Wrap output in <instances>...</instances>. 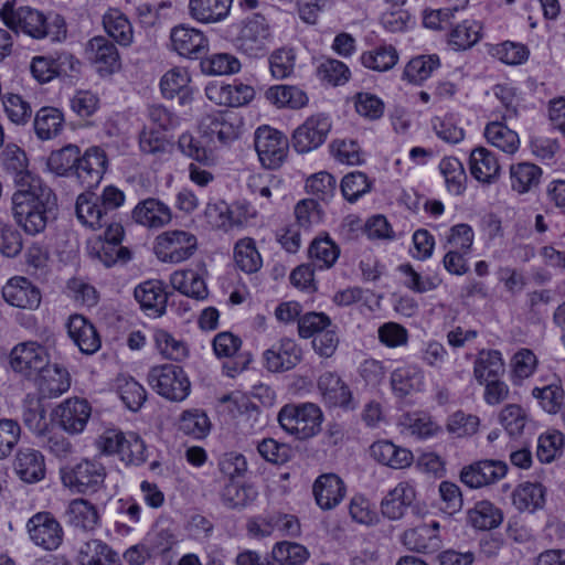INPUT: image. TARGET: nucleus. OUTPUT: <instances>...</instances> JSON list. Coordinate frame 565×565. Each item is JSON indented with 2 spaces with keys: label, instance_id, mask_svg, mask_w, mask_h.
<instances>
[{
  "label": "nucleus",
  "instance_id": "obj_56",
  "mask_svg": "<svg viewBox=\"0 0 565 565\" xmlns=\"http://www.w3.org/2000/svg\"><path fill=\"white\" fill-rule=\"evenodd\" d=\"M542 169L530 162H519L510 167V182L513 191L527 193L540 183Z\"/></svg>",
  "mask_w": 565,
  "mask_h": 565
},
{
  "label": "nucleus",
  "instance_id": "obj_1",
  "mask_svg": "<svg viewBox=\"0 0 565 565\" xmlns=\"http://www.w3.org/2000/svg\"><path fill=\"white\" fill-rule=\"evenodd\" d=\"M18 189L12 195V213L17 224L29 235L42 233L49 213L56 205V196L50 186L32 173H21Z\"/></svg>",
  "mask_w": 565,
  "mask_h": 565
},
{
  "label": "nucleus",
  "instance_id": "obj_61",
  "mask_svg": "<svg viewBox=\"0 0 565 565\" xmlns=\"http://www.w3.org/2000/svg\"><path fill=\"white\" fill-rule=\"evenodd\" d=\"M78 154L79 148L75 145L52 151L46 161L47 169L58 177H73Z\"/></svg>",
  "mask_w": 565,
  "mask_h": 565
},
{
  "label": "nucleus",
  "instance_id": "obj_39",
  "mask_svg": "<svg viewBox=\"0 0 565 565\" xmlns=\"http://www.w3.org/2000/svg\"><path fill=\"white\" fill-rule=\"evenodd\" d=\"M472 372L478 384L502 377L505 372L502 352L497 349L480 350L473 361Z\"/></svg>",
  "mask_w": 565,
  "mask_h": 565
},
{
  "label": "nucleus",
  "instance_id": "obj_9",
  "mask_svg": "<svg viewBox=\"0 0 565 565\" xmlns=\"http://www.w3.org/2000/svg\"><path fill=\"white\" fill-rule=\"evenodd\" d=\"M254 146L262 166L266 169L279 168L288 157L287 136L268 125L259 126L255 130Z\"/></svg>",
  "mask_w": 565,
  "mask_h": 565
},
{
  "label": "nucleus",
  "instance_id": "obj_15",
  "mask_svg": "<svg viewBox=\"0 0 565 565\" xmlns=\"http://www.w3.org/2000/svg\"><path fill=\"white\" fill-rule=\"evenodd\" d=\"M390 387L394 397L405 399L426 390L425 372L416 363L404 362L390 374Z\"/></svg>",
  "mask_w": 565,
  "mask_h": 565
},
{
  "label": "nucleus",
  "instance_id": "obj_46",
  "mask_svg": "<svg viewBox=\"0 0 565 565\" xmlns=\"http://www.w3.org/2000/svg\"><path fill=\"white\" fill-rule=\"evenodd\" d=\"M482 39V25L473 19H466L454 25L447 34V43L454 51H467Z\"/></svg>",
  "mask_w": 565,
  "mask_h": 565
},
{
  "label": "nucleus",
  "instance_id": "obj_25",
  "mask_svg": "<svg viewBox=\"0 0 565 565\" xmlns=\"http://www.w3.org/2000/svg\"><path fill=\"white\" fill-rule=\"evenodd\" d=\"M417 491L414 480L399 481L381 502L382 514L390 520H401L416 501Z\"/></svg>",
  "mask_w": 565,
  "mask_h": 565
},
{
  "label": "nucleus",
  "instance_id": "obj_26",
  "mask_svg": "<svg viewBox=\"0 0 565 565\" xmlns=\"http://www.w3.org/2000/svg\"><path fill=\"white\" fill-rule=\"evenodd\" d=\"M312 494L317 505L323 511H329L343 501L347 486L338 475L322 473L313 482Z\"/></svg>",
  "mask_w": 565,
  "mask_h": 565
},
{
  "label": "nucleus",
  "instance_id": "obj_7",
  "mask_svg": "<svg viewBox=\"0 0 565 565\" xmlns=\"http://www.w3.org/2000/svg\"><path fill=\"white\" fill-rule=\"evenodd\" d=\"M273 39V31L266 18L254 13L241 22L235 45L243 54L258 58L267 53Z\"/></svg>",
  "mask_w": 565,
  "mask_h": 565
},
{
  "label": "nucleus",
  "instance_id": "obj_2",
  "mask_svg": "<svg viewBox=\"0 0 565 565\" xmlns=\"http://www.w3.org/2000/svg\"><path fill=\"white\" fill-rule=\"evenodd\" d=\"M0 18L12 31L21 32L34 40L50 38L52 42H62L67 36L66 22L61 14L46 17L31 7H17L14 1H7L2 6Z\"/></svg>",
  "mask_w": 565,
  "mask_h": 565
},
{
  "label": "nucleus",
  "instance_id": "obj_51",
  "mask_svg": "<svg viewBox=\"0 0 565 565\" xmlns=\"http://www.w3.org/2000/svg\"><path fill=\"white\" fill-rule=\"evenodd\" d=\"M103 25L106 33L119 45L129 46L132 44V25L119 9L109 8L103 15Z\"/></svg>",
  "mask_w": 565,
  "mask_h": 565
},
{
  "label": "nucleus",
  "instance_id": "obj_5",
  "mask_svg": "<svg viewBox=\"0 0 565 565\" xmlns=\"http://www.w3.org/2000/svg\"><path fill=\"white\" fill-rule=\"evenodd\" d=\"M61 481L73 493L93 494L103 487L107 476L106 468L97 458H85L61 469Z\"/></svg>",
  "mask_w": 565,
  "mask_h": 565
},
{
  "label": "nucleus",
  "instance_id": "obj_11",
  "mask_svg": "<svg viewBox=\"0 0 565 565\" xmlns=\"http://www.w3.org/2000/svg\"><path fill=\"white\" fill-rule=\"evenodd\" d=\"M86 61L102 76H110L121 70V58L116 45L103 35L87 41L84 49Z\"/></svg>",
  "mask_w": 565,
  "mask_h": 565
},
{
  "label": "nucleus",
  "instance_id": "obj_18",
  "mask_svg": "<svg viewBox=\"0 0 565 565\" xmlns=\"http://www.w3.org/2000/svg\"><path fill=\"white\" fill-rule=\"evenodd\" d=\"M264 367L273 373L294 369L302 360V349L291 338H282L263 353Z\"/></svg>",
  "mask_w": 565,
  "mask_h": 565
},
{
  "label": "nucleus",
  "instance_id": "obj_59",
  "mask_svg": "<svg viewBox=\"0 0 565 565\" xmlns=\"http://www.w3.org/2000/svg\"><path fill=\"white\" fill-rule=\"evenodd\" d=\"M469 523L478 530L498 527L503 521L502 511L492 502L482 500L477 502L468 512Z\"/></svg>",
  "mask_w": 565,
  "mask_h": 565
},
{
  "label": "nucleus",
  "instance_id": "obj_43",
  "mask_svg": "<svg viewBox=\"0 0 565 565\" xmlns=\"http://www.w3.org/2000/svg\"><path fill=\"white\" fill-rule=\"evenodd\" d=\"M318 388L329 406L347 407L351 401V391L342 379L333 372H324L318 380Z\"/></svg>",
  "mask_w": 565,
  "mask_h": 565
},
{
  "label": "nucleus",
  "instance_id": "obj_33",
  "mask_svg": "<svg viewBox=\"0 0 565 565\" xmlns=\"http://www.w3.org/2000/svg\"><path fill=\"white\" fill-rule=\"evenodd\" d=\"M70 338L84 354H94L102 347L100 337L94 324L82 315H73L67 322Z\"/></svg>",
  "mask_w": 565,
  "mask_h": 565
},
{
  "label": "nucleus",
  "instance_id": "obj_29",
  "mask_svg": "<svg viewBox=\"0 0 565 565\" xmlns=\"http://www.w3.org/2000/svg\"><path fill=\"white\" fill-rule=\"evenodd\" d=\"M135 299L149 317H161L166 312L168 294L161 280L150 279L140 282L134 291Z\"/></svg>",
  "mask_w": 565,
  "mask_h": 565
},
{
  "label": "nucleus",
  "instance_id": "obj_27",
  "mask_svg": "<svg viewBox=\"0 0 565 565\" xmlns=\"http://www.w3.org/2000/svg\"><path fill=\"white\" fill-rule=\"evenodd\" d=\"M160 93L166 99L178 97L180 105H188L193 99V87L188 68L174 66L167 71L159 82Z\"/></svg>",
  "mask_w": 565,
  "mask_h": 565
},
{
  "label": "nucleus",
  "instance_id": "obj_36",
  "mask_svg": "<svg viewBox=\"0 0 565 565\" xmlns=\"http://www.w3.org/2000/svg\"><path fill=\"white\" fill-rule=\"evenodd\" d=\"M13 466L15 473L24 482H39L45 477L44 457L34 448H20L15 455Z\"/></svg>",
  "mask_w": 565,
  "mask_h": 565
},
{
  "label": "nucleus",
  "instance_id": "obj_35",
  "mask_svg": "<svg viewBox=\"0 0 565 565\" xmlns=\"http://www.w3.org/2000/svg\"><path fill=\"white\" fill-rule=\"evenodd\" d=\"M469 171L472 178L483 184L495 182L501 167L494 152L486 147L475 148L469 156Z\"/></svg>",
  "mask_w": 565,
  "mask_h": 565
},
{
  "label": "nucleus",
  "instance_id": "obj_58",
  "mask_svg": "<svg viewBox=\"0 0 565 565\" xmlns=\"http://www.w3.org/2000/svg\"><path fill=\"white\" fill-rule=\"evenodd\" d=\"M339 255V246L328 235L316 237L309 247V257L312 265L321 270L331 268Z\"/></svg>",
  "mask_w": 565,
  "mask_h": 565
},
{
  "label": "nucleus",
  "instance_id": "obj_24",
  "mask_svg": "<svg viewBox=\"0 0 565 565\" xmlns=\"http://www.w3.org/2000/svg\"><path fill=\"white\" fill-rule=\"evenodd\" d=\"M2 297L9 305L28 310L38 309L42 301L39 287L22 276H14L6 282Z\"/></svg>",
  "mask_w": 565,
  "mask_h": 565
},
{
  "label": "nucleus",
  "instance_id": "obj_62",
  "mask_svg": "<svg viewBox=\"0 0 565 565\" xmlns=\"http://www.w3.org/2000/svg\"><path fill=\"white\" fill-rule=\"evenodd\" d=\"M116 388L120 399L130 411H138L147 398L145 387L132 376L120 374L116 379Z\"/></svg>",
  "mask_w": 565,
  "mask_h": 565
},
{
  "label": "nucleus",
  "instance_id": "obj_57",
  "mask_svg": "<svg viewBox=\"0 0 565 565\" xmlns=\"http://www.w3.org/2000/svg\"><path fill=\"white\" fill-rule=\"evenodd\" d=\"M64 126L63 113L54 107L41 108L34 118V130L41 140L55 138Z\"/></svg>",
  "mask_w": 565,
  "mask_h": 565
},
{
  "label": "nucleus",
  "instance_id": "obj_17",
  "mask_svg": "<svg viewBox=\"0 0 565 565\" xmlns=\"http://www.w3.org/2000/svg\"><path fill=\"white\" fill-rule=\"evenodd\" d=\"M199 129L202 137L212 143L228 145L239 136V126L235 122V116L227 111H214L204 116Z\"/></svg>",
  "mask_w": 565,
  "mask_h": 565
},
{
  "label": "nucleus",
  "instance_id": "obj_44",
  "mask_svg": "<svg viewBox=\"0 0 565 565\" xmlns=\"http://www.w3.org/2000/svg\"><path fill=\"white\" fill-rule=\"evenodd\" d=\"M363 67L384 73L392 70L399 60L396 47L388 43H380L366 51H363L359 57Z\"/></svg>",
  "mask_w": 565,
  "mask_h": 565
},
{
  "label": "nucleus",
  "instance_id": "obj_21",
  "mask_svg": "<svg viewBox=\"0 0 565 565\" xmlns=\"http://www.w3.org/2000/svg\"><path fill=\"white\" fill-rule=\"evenodd\" d=\"M132 221L148 230H160L172 222V209L157 198L139 201L131 210Z\"/></svg>",
  "mask_w": 565,
  "mask_h": 565
},
{
  "label": "nucleus",
  "instance_id": "obj_42",
  "mask_svg": "<svg viewBox=\"0 0 565 565\" xmlns=\"http://www.w3.org/2000/svg\"><path fill=\"white\" fill-rule=\"evenodd\" d=\"M397 271L401 275L403 286L415 294L434 291L443 284V279L437 271L420 273L409 263L401 264Z\"/></svg>",
  "mask_w": 565,
  "mask_h": 565
},
{
  "label": "nucleus",
  "instance_id": "obj_28",
  "mask_svg": "<svg viewBox=\"0 0 565 565\" xmlns=\"http://www.w3.org/2000/svg\"><path fill=\"white\" fill-rule=\"evenodd\" d=\"M41 398H56L71 387V375L66 367L47 363L34 377Z\"/></svg>",
  "mask_w": 565,
  "mask_h": 565
},
{
  "label": "nucleus",
  "instance_id": "obj_50",
  "mask_svg": "<svg viewBox=\"0 0 565 565\" xmlns=\"http://www.w3.org/2000/svg\"><path fill=\"white\" fill-rule=\"evenodd\" d=\"M22 419L24 425L36 436L45 437L50 433L46 411L36 395H26L23 399Z\"/></svg>",
  "mask_w": 565,
  "mask_h": 565
},
{
  "label": "nucleus",
  "instance_id": "obj_4",
  "mask_svg": "<svg viewBox=\"0 0 565 565\" xmlns=\"http://www.w3.org/2000/svg\"><path fill=\"white\" fill-rule=\"evenodd\" d=\"M98 451L106 456H118L126 465L140 466L147 460L145 441L136 434H124L119 429L104 430L96 439Z\"/></svg>",
  "mask_w": 565,
  "mask_h": 565
},
{
  "label": "nucleus",
  "instance_id": "obj_48",
  "mask_svg": "<svg viewBox=\"0 0 565 565\" xmlns=\"http://www.w3.org/2000/svg\"><path fill=\"white\" fill-rule=\"evenodd\" d=\"M483 136L488 143L508 154L515 153L520 148L518 132L509 128L503 121H489L484 127Z\"/></svg>",
  "mask_w": 565,
  "mask_h": 565
},
{
  "label": "nucleus",
  "instance_id": "obj_14",
  "mask_svg": "<svg viewBox=\"0 0 565 565\" xmlns=\"http://www.w3.org/2000/svg\"><path fill=\"white\" fill-rule=\"evenodd\" d=\"M49 361L47 350L35 341L18 343L10 353L11 367L26 379H33Z\"/></svg>",
  "mask_w": 565,
  "mask_h": 565
},
{
  "label": "nucleus",
  "instance_id": "obj_13",
  "mask_svg": "<svg viewBox=\"0 0 565 565\" xmlns=\"http://www.w3.org/2000/svg\"><path fill=\"white\" fill-rule=\"evenodd\" d=\"M52 416L65 433L79 435L92 416V406L85 398L68 397L53 409Z\"/></svg>",
  "mask_w": 565,
  "mask_h": 565
},
{
  "label": "nucleus",
  "instance_id": "obj_30",
  "mask_svg": "<svg viewBox=\"0 0 565 565\" xmlns=\"http://www.w3.org/2000/svg\"><path fill=\"white\" fill-rule=\"evenodd\" d=\"M402 434L419 440H427L441 434L443 427L425 411L406 412L398 418Z\"/></svg>",
  "mask_w": 565,
  "mask_h": 565
},
{
  "label": "nucleus",
  "instance_id": "obj_37",
  "mask_svg": "<svg viewBox=\"0 0 565 565\" xmlns=\"http://www.w3.org/2000/svg\"><path fill=\"white\" fill-rule=\"evenodd\" d=\"M76 215L83 225L92 230L102 228L110 218L100 204L98 195L92 192H85L77 196Z\"/></svg>",
  "mask_w": 565,
  "mask_h": 565
},
{
  "label": "nucleus",
  "instance_id": "obj_12",
  "mask_svg": "<svg viewBox=\"0 0 565 565\" xmlns=\"http://www.w3.org/2000/svg\"><path fill=\"white\" fill-rule=\"evenodd\" d=\"M332 129L331 118L322 113L309 116L292 134L294 148L307 153L321 147Z\"/></svg>",
  "mask_w": 565,
  "mask_h": 565
},
{
  "label": "nucleus",
  "instance_id": "obj_32",
  "mask_svg": "<svg viewBox=\"0 0 565 565\" xmlns=\"http://www.w3.org/2000/svg\"><path fill=\"white\" fill-rule=\"evenodd\" d=\"M370 456L377 463L392 469L408 468L414 461V455L409 449L397 446L388 439L374 441L370 446Z\"/></svg>",
  "mask_w": 565,
  "mask_h": 565
},
{
  "label": "nucleus",
  "instance_id": "obj_20",
  "mask_svg": "<svg viewBox=\"0 0 565 565\" xmlns=\"http://www.w3.org/2000/svg\"><path fill=\"white\" fill-rule=\"evenodd\" d=\"M209 100L220 106L241 107L250 103L255 97V90L250 85L234 79L233 83H210L205 87Z\"/></svg>",
  "mask_w": 565,
  "mask_h": 565
},
{
  "label": "nucleus",
  "instance_id": "obj_41",
  "mask_svg": "<svg viewBox=\"0 0 565 565\" xmlns=\"http://www.w3.org/2000/svg\"><path fill=\"white\" fill-rule=\"evenodd\" d=\"M265 98L279 109L298 110L309 104L308 94L296 85H273L265 92Z\"/></svg>",
  "mask_w": 565,
  "mask_h": 565
},
{
  "label": "nucleus",
  "instance_id": "obj_54",
  "mask_svg": "<svg viewBox=\"0 0 565 565\" xmlns=\"http://www.w3.org/2000/svg\"><path fill=\"white\" fill-rule=\"evenodd\" d=\"M152 341L156 351L164 359L182 361L189 355L186 343L166 329L154 328Z\"/></svg>",
  "mask_w": 565,
  "mask_h": 565
},
{
  "label": "nucleus",
  "instance_id": "obj_47",
  "mask_svg": "<svg viewBox=\"0 0 565 565\" xmlns=\"http://www.w3.org/2000/svg\"><path fill=\"white\" fill-rule=\"evenodd\" d=\"M233 260L241 271L255 274L263 267V257L253 237L239 238L233 247Z\"/></svg>",
  "mask_w": 565,
  "mask_h": 565
},
{
  "label": "nucleus",
  "instance_id": "obj_31",
  "mask_svg": "<svg viewBox=\"0 0 565 565\" xmlns=\"http://www.w3.org/2000/svg\"><path fill=\"white\" fill-rule=\"evenodd\" d=\"M246 188L255 200H260L259 207L267 210L275 199L282 195L284 180L270 173H253L246 181Z\"/></svg>",
  "mask_w": 565,
  "mask_h": 565
},
{
  "label": "nucleus",
  "instance_id": "obj_22",
  "mask_svg": "<svg viewBox=\"0 0 565 565\" xmlns=\"http://www.w3.org/2000/svg\"><path fill=\"white\" fill-rule=\"evenodd\" d=\"M63 516L67 525L84 532H93L102 524L99 507L85 498L68 501Z\"/></svg>",
  "mask_w": 565,
  "mask_h": 565
},
{
  "label": "nucleus",
  "instance_id": "obj_55",
  "mask_svg": "<svg viewBox=\"0 0 565 565\" xmlns=\"http://www.w3.org/2000/svg\"><path fill=\"white\" fill-rule=\"evenodd\" d=\"M439 242L444 249L471 254L475 243V231L467 223H458L440 234Z\"/></svg>",
  "mask_w": 565,
  "mask_h": 565
},
{
  "label": "nucleus",
  "instance_id": "obj_40",
  "mask_svg": "<svg viewBox=\"0 0 565 565\" xmlns=\"http://www.w3.org/2000/svg\"><path fill=\"white\" fill-rule=\"evenodd\" d=\"M539 358L527 348L519 349L509 362V380L513 387L523 386L537 371Z\"/></svg>",
  "mask_w": 565,
  "mask_h": 565
},
{
  "label": "nucleus",
  "instance_id": "obj_23",
  "mask_svg": "<svg viewBox=\"0 0 565 565\" xmlns=\"http://www.w3.org/2000/svg\"><path fill=\"white\" fill-rule=\"evenodd\" d=\"M508 465L501 460H480L462 468L460 480L471 489L482 488L505 477Z\"/></svg>",
  "mask_w": 565,
  "mask_h": 565
},
{
  "label": "nucleus",
  "instance_id": "obj_53",
  "mask_svg": "<svg viewBox=\"0 0 565 565\" xmlns=\"http://www.w3.org/2000/svg\"><path fill=\"white\" fill-rule=\"evenodd\" d=\"M487 53L502 64L509 66L525 64L531 54L527 45L509 40L497 44H488Z\"/></svg>",
  "mask_w": 565,
  "mask_h": 565
},
{
  "label": "nucleus",
  "instance_id": "obj_52",
  "mask_svg": "<svg viewBox=\"0 0 565 565\" xmlns=\"http://www.w3.org/2000/svg\"><path fill=\"white\" fill-rule=\"evenodd\" d=\"M440 65L437 54L417 55L406 63L402 79L414 85H422Z\"/></svg>",
  "mask_w": 565,
  "mask_h": 565
},
{
  "label": "nucleus",
  "instance_id": "obj_38",
  "mask_svg": "<svg viewBox=\"0 0 565 565\" xmlns=\"http://www.w3.org/2000/svg\"><path fill=\"white\" fill-rule=\"evenodd\" d=\"M232 2L233 0H189V15L199 23H217L228 17Z\"/></svg>",
  "mask_w": 565,
  "mask_h": 565
},
{
  "label": "nucleus",
  "instance_id": "obj_49",
  "mask_svg": "<svg viewBox=\"0 0 565 565\" xmlns=\"http://www.w3.org/2000/svg\"><path fill=\"white\" fill-rule=\"evenodd\" d=\"M170 285L179 292L195 299L207 295L206 284L202 275L194 269H178L170 275Z\"/></svg>",
  "mask_w": 565,
  "mask_h": 565
},
{
  "label": "nucleus",
  "instance_id": "obj_19",
  "mask_svg": "<svg viewBox=\"0 0 565 565\" xmlns=\"http://www.w3.org/2000/svg\"><path fill=\"white\" fill-rule=\"evenodd\" d=\"M107 168V157L99 147L88 148L84 154H78L73 177L86 189L97 186Z\"/></svg>",
  "mask_w": 565,
  "mask_h": 565
},
{
  "label": "nucleus",
  "instance_id": "obj_34",
  "mask_svg": "<svg viewBox=\"0 0 565 565\" xmlns=\"http://www.w3.org/2000/svg\"><path fill=\"white\" fill-rule=\"evenodd\" d=\"M77 565H121L116 551L99 539L82 542L76 552Z\"/></svg>",
  "mask_w": 565,
  "mask_h": 565
},
{
  "label": "nucleus",
  "instance_id": "obj_10",
  "mask_svg": "<svg viewBox=\"0 0 565 565\" xmlns=\"http://www.w3.org/2000/svg\"><path fill=\"white\" fill-rule=\"evenodd\" d=\"M30 541L38 547L52 552L63 543L64 530L61 522L49 511L33 514L26 522Z\"/></svg>",
  "mask_w": 565,
  "mask_h": 565
},
{
  "label": "nucleus",
  "instance_id": "obj_63",
  "mask_svg": "<svg viewBox=\"0 0 565 565\" xmlns=\"http://www.w3.org/2000/svg\"><path fill=\"white\" fill-rule=\"evenodd\" d=\"M438 168L448 192L455 195L462 194L466 190L467 175L461 161L456 157H445L440 160Z\"/></svg>",
  "mask_w": 565,
  "mask_h": 565
},
{
  "label": "nucleus",
  "instance_id": "obj_3",
  "mask_svg": "<svg viewBox=\"0 0 565 565\" xmlns=\"http://www.w3.org/2000/svg\"><path fill=\"white\" fill-rule=\"evenodd\" d=\"M323 414L313 403L287 404L278 413L280 427L300 440L309 439L321 430Z\"/></svg>",
  "mask_w": 565,
  "mask_h": 565
},
{
  "label": "nucleus",
  "instance_id": "obj_60",
  "mask_svg": "<svg viewBox=\"0 0 565 565\" xmlns=\"http://www.w3.org/2000/svg\"><path fill=\"white\" fill-rule=\"evenodd\" d=\"M179 151L192 160L205 164H217V157L213 149L204 147L200 139L189 131L182 132L177 141Z\"/></svg>",
  "mask_w": 565,
  "mask_h": 565
},
{
  "label": "nucleus",
  "instance_id": "obj_45",
  "mask_svg": "<svg viewBox=\"0 0 565 565\" xmlns=\"http://www.w3.org/2000/svg\"><path fill=\"white\" fill-rule=\"evenodd\" d=\"M546 489L539 482H523L512 492V504L520 512L533 513L545 504Z\"/></svg>",
  "mask_w": 565,
  "mask_h": 565
},
{
  "label": "nucleus",
  "instance_id": "obj_16",
  "mask_svg": "<svg viewBox=\"0 0 565 565\" xmlns=\"http://www.w3.org/2000/svg\"><path fill=\"white\" fill-rule=\"evenodd\" d=\"M171 49L189 60L201 58L209 52L210 41L203 31L188 24H179L170 32Z\"/></svg>",
  "mask_w": 565,
  "mask_h": 565
},
{
  "label": "nucleus",
  "instance_id": "obj_8",
  "mask_svg": "<svg viewBox=\"0 0 565 565\" xmlns=\"http://www.w3.org/2000/svg\"><path fill=\"white\" fill-rule=\"evenodd\" d=\"M147 380L154 392L169 401L182 402L191 391L188 375L181 366L175 364L152 366Z\"/></svg>",
  "mask_w": 565,
  "mask_h": 565
},
{
  "label": "nucleus",
  "instance_id": "obj_6",
  "mask_svg": "<svg viewBox=\"0 0 565 565\" xmlns=\"http://www.w3.org/2000/svg\"><path fill=\"white\" fill-rule=\"evenodd\" d=\"M198 246V237L192 232L168 230L154 238L152 249L159 262L175 265L190 259Z\"/></svg>",
  "mask_w": 565,
  "mask_h": 565
},
{
  "label": "nucleus",
  "instance_id": "obj_64",
  "mask_svg": "<svg viewBox=\"0 0 565 565\" xmlns=\"http://www.w3.org/2000/svg\"><path fill=\"white\" fill-rule=\"evenodd\" d=\"M258 498L257 488L253 484L228 482L222 491V501L227 508L243 509L253 504Z\"/></svg>",
  "mask_w": 565,
  "mask_h": 565
}]
</instances>
